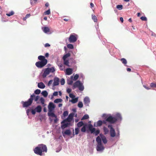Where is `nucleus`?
<instances>
[{
	"mask_svg": "<svg viewBox=\"0 0 156 156\" xmlns=\"http://www.w3.org/2000/svg\"><path fill=\"white\" fill-rule=\"evenodd\" d=\"M47 148L46 146L43 144H39L36 147L34 150V152L36 154L42 156L43 155V153L47 151Z\"/></svg>",
	"mask_w": 156,
	"mask_h": 156,
	"instance_id": "1",
	"label": "nucleus"
},
{
	"mask_svg": "<svg viewBox=\"0 0 156 156\" xmlns=\"http://www.w3.org/2000/svg\"><path fill=\"white\" fill-rule=\"evenodd\" d=\"M121 119V115L119 113H117L114 117H113L111 115H109L106 118V121L111 124H114L117 121Z\"/></svg>",
	"mask_w": 156,
	"mask_h": 156,
	"instance_id": "2",
	"label": "nucleus"
},
{
	"mask_svg": "<svg viewBox=\"0 0 156 156\" xmlns=\"http://www.w3.org/2000/svg\"><path fill=\"white\" fill-rule=\"evenodd\" d=\"M35 97L34 94H33L30 96V98L27 101H22V104L23 108L27 107L30 106L32 104L33 100V97Z\"/></svg>",
	"mask_w": 156,
	"mask_h": 156,
	"instance_id": "3",
	"label": "nucleus"
},
{
	"mask_svg": "<svg viewBox=\"0 0 156 156\" xmlns=\"http://www.w3.org/2000/svg\"><path fill=\"white\" fill-rule=\"evenodd\" d=\"M76 87H78L79 89L81 91H83L84 89V86H83V84L79 80L76 81L73 84V89H74Z\"/></svg>",
	"mask_w": 156,
	"mask_h": 156,
	"instance_id": "4",
	"label": "nucleus"
},
{
	"mask_svg": "<svg viewBox=\"0 0 156 156\" xmlns=\"http://www.w3.org/2000/svg\"><path fill=\"white\" fill-rule=\"evenodd\" d=\"M47 60H44L37 62L35 63L36 66L38 68H41L44 66L47 63Z\"/></svg>",
	"mask_w": 156,
	"mask_h": 156,
	"instance_id": "5",
	"label": "nucleus"
},
{
	"mask_svg": "<svg viewBox=\"0 0 156 156\" xmlns=\"http://www.w3.org/2000/svg\"><path fill=\"white\" fill-rule=\"evenodd\" d=\"M108 127L110 129V136L112 137H114L115 136V129L113 128L112 126L111 125H108Z\"/></svg>",
	"mask_w": 156,
	"mask_h": 156,
	"instance_id": "6",
	"label": "nucleus"
},
{
	"mask_svg": "<svg viewBox=\"0 0 156 156\" xmlns=\"http://www.w3.org/2000/svg\"><path fill=\"white\" fill-rule=\"evenodd\" d=\"M77 40L76 35L71 34L69 38V41L70 43H74Z\"/></svg>",
	"mask_w": 156,
	"mask_h": 156,
	"instance_id": "7",
	"label": "nucleus"
},
{
	"mask_svg": "<svg viewBox=\"0 0 156 156\" xmlns=\"http://www.w3.org/2000/svg\"><path fill=\"white\" fill-rule=\"evenodd\" d=\"M74 114L73 113H71L69 114L67 118L65 119L62 122V123H65L66 122H70L73 119Z\"/></svg>",
	"mask_w": 156,
	"mask_h": 156,
	"instance_id": "8",
	"label": "nucleus"
},
{
	"mask_svg": "<svg viewBox=\"0 0 156 156\" xmlns=\"http://www.w3.org/2000/svg\"><path fill=\"white\" fill-rule=\"evenodd\" d=\"M48 109L49 112H52L55 108V106L54 104L52 102H50L49 103L48 105Z\"/></svg>",
	"mask_w": 156,
	"mask_h": 156,
	"instance_id": "9",
	"label": "nucleus"
},
{
	"mask_svg": "<svg viewBox=\"0 0 156 156\" xmlns=\"http://www.w3.org/2000/svg\"><path fill=\"white\" fill-rule=\"evenodd\" d=\"M59 79L58 77H55L54 79V83L53 84V87L57 86L59 84Z\"/></svg>",
	"mask_w": 156,
	"mask_h": 156,
	"instance_id": "10",
	"label": "nucleus"
},
{
	"mask_svg": "<svg viewBox=\"0 0 156 156\" xmlns=\"http://www.w3.org/2000/svg\"><path fill=\"white\" fill-rule=\"evenodd\" d=\"M88 127L91 133H93L95 130V128H93V125L91 124L88 125Z\"/></svg>",
	"mask_w": 156,
	"mask_h": 156,
	"instance_id": "11",
	"label": "nucleus"
},
{
	"mask_svg": "<svg viewBox=\"0 0 156 156\" xmlns=\"http://www.w3.org/2000/svg\"><path fill=\"white\" fill-rule=\"evenodd\" d=\"M97 150L98 151H102L103 150L104 148L102 144H98L96 147Z\"/></svg>",
	"mask_w": 156,
	"mask_h": 156,
	"instance_id": "12",
	"label": "nucleus"
},
{
	"mask_svg": "<svg viewBox=\"0 0 156 156\" xmlns=\"http://www.w3.org/2000/svg\"><path fill=\"white\" fill-rule=\"evenodd\" d=\"M50 73L49 69L48 68H46L44 70L43 73L42 75V76L43 78L47 76Z\"/></svg>",
	"mask_w": 156,
	"mask_h": 156,
	"instance_id": "13",
	"label": "nucleus"
},
{
	"mask_svg": "<svg viewBox=\"0 0 156 156\" xmlns=\"http://www.w3.org/2000/svg\"><path fill=\"white\" fill-rule=\"evenodd\" d=\"M66 74L68 75H70L72 73L73 69L70 68H67L66 70Z\"/></svg>",
	"mask_w": 156,
	"mask_h": 156,
	"instance_id": "14",
	"label": "nucleus"
},
{
	"mask_svg": "<svg viewBox=\"0 0 156 156\" xmlns=\"http://www.w3.org/2000/svg\"><path fill=\"white\" fill-rule=\"evenodd\" d=\"M100 136H101L103 143L105 144L107 143V141L106 137L103 134H100Z\"/></svg>",
	"mask_w": 156,
	"mask_h": 156,
	"instance_id": "15",
	"label": "nucleus"
},
{
	"mask_svg": "<svg viewBox=\"0 0 156 156\" xmlns=\"http://www.w3.org/2000/svg\"><path fill=\"white\" fill-rule=\"evenodd\" d=\"M38 87L41 89H44L45 87V86L43 82H41L38 83Z\"/></svg>",
	"mask_w": 156,
	"mask_h": 156,
	"instance_id": "16",
	"label": "nucleus"
},
{
	"mask_svg": "<svg viewBox=\"0 0 156 156\" xmlns=\"http://www.w3.org/2000/svg\"><path fill=\"white\" fill-rule=\"evenodd\" d=\"M48 115L49 116L57 118V116L52 112H48Z\"/></svg>",
	"mask_w": 156,
	"mask_h": 156,
	"instance_id": "17",
	"label": "nucleus"
},
{
	"mask_svg": "<svg viewBox=\"0 0 156 156\" xmlns=\"http://www.w3.org/2000/svg\"><path fill=\"white\" fill-rule=\"evenodd\" d=\"M35 109L36 112L39 113L41 111L42 108L40 105H38Z\"/></svg>",
	"mask_w": 156,
	"mask_h": 156,
	"instance_id": "18",
	"label": "nucleus"
},
{
	"mask_svg": "<svg viewBox=\"0 0 156 156\" xmlns=\"http://www.w3.org/2000/svg\"><path fill=\"white\" fill-rule=\"evenodd\" d=\"M102 125V121L99 120L97 122L96 125H95V124H94V126L95 127L100 126Z\"/></svg>",
	"mask_w": 156,
	"mask_h": 156,
	"instance_id": "19",
	"label": "nucleus"
},
{
	"mask_svg": "<svg viewBox=\"0 0 156 156\" xmlns=\"http://www.w3.org/2000/svg\"><path fill=\"white\" fill-rule=\"evenodd\" d=\"M84 102L85 104H88L90 102V100L88 97H86L84 99Z\"/></svg>",
	"mask_w": 156,
	"mask_h": 156,
	"instance_id": "20",
	"label": "nucleus"
},
{
	"mask_svg": "<svg viewBox=\"0 0 156 156\" xmlns=\"http://www.w3.org/2000/svg\"><path fill=\"white\" fill-rule=\"evenodd\" d=\"M79 75L78 74H76L74 77H73V76H71L70 77L71 79H73L74 80H76L79 78Z\"/></svg>",
	"mask_w": 156,
	"mask_h": 156,
	"instance_id": "21",
	"label": "nucleus"
},
{
	"mask_svg": "<svg viewBox=\"0 0 156 156\" xmlns=\"http://www.w3.org/2000/svg\"><path fill=\"white\" fill-rule=\"evenodd\" d=\"M96 141L97 142L98 144H101V138L98 136L96 139Z\"/></svg>",
	"mask_w": 156,
	"mask_h": 156,
	"instance_id": "22",
	"label": "nucleus"
},
{
	"mask_svg": "<svg viewBox=\"0 0 156 156\" xmlns=\"http://www.w3.org/2000/svg\"><path fill=\"white\" fill-rule=\"evenodd\" d=\"M78 101V98H72V100L70 101L72 102L73 104L76 103Z\"/></svg>",
	"mask_w": 156,
	"mask_h": 156,
	"instance_id": "23",
	"label": "nucleus"
},
{
	"mask_svg": "<svg viewBox=\"0 0 156 156\" xmlns=\"http://www.w3.org/2000/svg\"><path fill=\"white\" fill-rule=\"evenodd\" d=\"M38 59L41 61H43L44 60H47L45 58L44 56L42 55H40L38 56Z\"/></svg>",
	"mask_w": 156,
	"mask_h": 156,
	"instance_id": "24",
	"label": "nucleus"
},
{
	"mask_svg": "<svg viewBox=\"0 0 156 156\" xmlns=\"http://www.w3.org/2000/svg\"><path fill=\"white\" fill-rule=\"evenodd\" d=\"M43 31L45 33L49 32L50 31L49 28L47 27H45L43 28Z\"/></svg>",
	"mask_w": 156,
	"mask_h": 156,
	"instance_id": "25",
	"label": "nucleus"
},
{
	"mask_svg": "<svg viewBox=\"0 0 156 156\" xmlns=\"http://www.w3.org/2000/svg\"><path fill=\"white\" fill-rule=\"evenodd\" d=\"M41 94L44 97H46L48 95V93L46 90H44L42 92Z\"/></svg>",
	"mask_w": 156,
	"mask_h": 156,
	"instance_id": "26",
	"label": "nucleus"
},
{
	"mask_svg": "<svg viewBox=\"0 0 156 156\" xmlns=\"http://www.w3.org/2000/svg\"><path fill=\"white\" fill-rule=\"evenodd\" d=\"M71 133V132L69 129H66L64 132V134L68 136L70 135Z\"/></svg>",
	"mask_w": 156,
	"mask_h": 156,
	"instance_id": "27",
	"label": "nucleus"
},
{
	"mask_svg": "<svg viewBox=\"0 0 156 156\" xmlns=\"http://www.w3.org/2000/svg\"><path fill=\"white\" fill-rule=\"evenodd\" d=\"M64 123V124L62 125L61 126L62 128L63 129H65V128H66V127H67L69 124V123H65V122Z\"/></svg>",
	"mask_w": 156,
	"mask_h": 156,
	"instance_id": "28",
	"label": "nucleus"
},
{
	"mask_svg": "<svg viewBox=\"0 0 156 156\" xmlns=\"http://www.w3.org/2000/svg\"><path fill=\"white\" fill-rule=\"evenodd\" d=\"M103 130L104 132V133L105 134H106L108 133V132H109L108 129L107 128L105 127V126L103 128Z\"/></svg>",
	"mask_w": 156,
	"mask_h": 156,
	"instance_id": "29",
	"label": "nucleus"
},
{
	"mask_svg": "<svg viewBox=\"0 0 156 156\" xmlns=\"http://www.w3.org/2000/svg\"><path fill=\"white\" fill-rule=\"evenodd\" d=\"M92 20H93V21L95 22H97L98 21V19L96 17V16L95 15H92Z\"/></svg>",
	"mask_w": 156,
	"mask_h": 156,
	"instance_id": "30",
	"label": "nucleus"
},
{
	"mask_svg": "<svg viewBox=\"0 0 156 156\" xmlns=\"http://www.w3.org/2000/svg\"><path fill=\"white\" fill-rule=\"evenodd\" d=\"M62 99L58 98L55 99L54 101V102L55 103H57L59 102H62Z\"/></svg>",
	"mask_w": 156,
	"mask_h": 156,
	"instance_id": "31",
	"label": "nucleus"
},
{
	"mask_svg": "<svg viewBox=\"0 0 156 156\" xmlns=\"http://www.w3.org/2000/svg\"><path fill=\"white\" fill-rule=\"evenodd\" d=\"M70 54L69 53H68L67 54H66L63 57V60H65V59H66L68 58V57L70 56Z\"/></svg>",
	"mask_w": 156,
	"mask_h": 156,
	"instance_id": "32",
	"label": "nucleus"
},
{
	"mask_svg": "<svg viewBox=\"0 0 156 156\" xmlns=\"http://www.w3.org/2000/svg\"><path fill=\"white\" fill-rule=\"evenodd\" d=\"M64 60V64L69 66V60H66V59H65V60Z\"/></svg>",
	"mask_w": 156,
	"mask_h": 156,
	"instance_id": "33",
	"label": "nucleus"
},
{
	"mask_svg": "<svg viewBox=\"0 0 156 156\" xmlns=\"http://www.w3.org/2000/svg\"><path fill=\"white\" fill-rule=\"evenodd\" d=\"M120 61L122 62V63L123 64L126 65V64L127 62L126 59L123 58L120 59Z\"/></svg>",
	"mask_w": 156,
	"mask_h": 156,
	"instance_id": "34",
	"label": "nucleus"
},
{
	"mask_svg": "<svg viewBox=\"0 0 156 156\" xmlns=\"http://www.w3.org/2000/svg\"><path fill=\"white\" fill-rule=\"evenodd\" d=\"M89 118L88 115L86 114L81 119V120L88 119Z\"/></svg>",
	"mask_w": 156,
	"mask_h": 156,
	"instance_id": "35",
	"label": "nucleus"
},
{
	"mask_svg": "<svg viewBox=\"0 0 156 156\" xmlns=\"http://www.w3.org/2000/svg\"><path fill=\"white\" fill-rule=\"evenodd\" d=\"M84 125V123L82 121H80L77 124V126L78 127H80Z\"/></svg>",
	"mask_w": 156,
	"mask_h": 156,
	"instance_id": "36",
	"label": "nucleus"
},
{
	"mask_svg": "<svg viewBox=\"0 0 156 156\" xmlns=\"http://www.w3.org/2000/svg\"><path fill=\"white\" fill-rule=\"evenodd\" d=\"M78 106L80 108H82L83 106V103L81 101H79L78 104Z\"/></svg>",
	"mask_w": 156,
	"mask_h": 156,
	"instance_id": "37",
	"label": "nucleus"
},
{
	"mask_svg": "<svg viewBox=\"0 0 156 156\" xmlns=\"http://www.w3.org/2000/svg\"><path fill=\"white\" fill-rule=\"evenodd\" d=\"M39 98L40 96H39L37 95L36 96L35 95V97H33V100L34 99L35 101H37Z\"/></svg>",
	"mask_w": 156,
	"mask_h": 156,
	"instance_id": "38",
	"label": "nucleus"
},
{
	"mask_svg": "<svg viewBox=\"0 0 156 156\" xmlns=\"http://www.w3.org/2000/svg\"><path fill=\"white\" fill-rule=\"evenodd\" d=\"M14 12L13 11H11L9 13H6V15L8 16H12V15H14Z\"/></svg>",
	"mask_w": 156,
	"mask_h": 156,
	"instance_id": "39",
	"label": "nucleus"
},
{
	"mask_svg": "<svg viewBox=\"0 0 156 156\" xmlns=\"http://www.w3.org/2000/svg\"><path fill=\"white\" fill-rule=\"evenodd\" d=\"M123 6L122 5H118L116 6V8L119 10H121L122 9Z\"/></svg>",
	"mask_w": 156,
	"mask_h": 156,
	"instance_id": "40",
	"label": "nucleus"
},
{
	"mask_svg": "<svg viewBox=\"0 0 156 156\" xmlns=\"http://www.w3.org/2000/svg\"><path fill=\"white\" fill-rule=\"evenodd\" d=\"M67 47L68 48L72 49L73 48V46L71 44H69L67 45Z\"/></svg>",
	"mask_w": 156,
	"mask_h": 156,
	"instance_id": "41",
	"label": "nucleus"
},
{
	"mask_svg": "<svg viewBox=\"0 0 156 156\" xmlns=\"http://www.w3.org/2000/svg\"><path fill=\"white\" fill-rule=\"evenodd\" d=\"M49 69V70L50 71V72L53 73L54 72L55 70L54 69V68L53 67H52L50 68H48Z\"/></svg>",
	"mask_w": 156,
	"mask_h": 156,
	"instance_id": "42",
	"label": "nucleus"
},
{
	"mask_svg": "<svg viewBox=\"0 0 156 156\" xmlns=\"http://www.w3.org/2000/svg\"><path fill=\"white\" fill-rule=\"evenodd\" d=\"M50 13H51L50 10V9H48V10L44 12V14L45 15H49L50 14Z\"/></svg>",
	"mask_w": 156,
	"mask_h": 156,
	"instance_id": "43",
	"label": "nucleus"
},
{
	"mask_svg": "<svg viewBox=\"0 0 156 156\" xmlns=\"http://www.w3.org/2000/svg\"><path fill=\"white\" fill-rule=\"evenodd\" d=\"M41 93V90L37 89L34 91V93L37 94H39Z\"/></svg>",
	"mask_w": 156,
	"mask_h": 156,
	"instance_id": "44",
	"label": "nucleus"
},
{
	"mask_svg": "<svg viewBox=\"0 0 156 156\" xmlns=\"http://www.w3.org/2000/svg\"><path fill=\"white\" fill-rule=\"evenodd\" d=\"M30 16V14H27L26 15L25 17H24L23 18V20H24V21L26 20V19L27 18H28Z\"/></svg>",
	"mask_w": 156,
	"mask_h": 156,
	"instance_id": "45",
	"label": "nucleus"
},
{
	"mask_svg": "<svg viewBox=\"0 0 156 156\" xmlns=\"http://www.w3.org/2000/svg\"><path fill=\"white\" fill-rule=\"evenodd\" d=\"M40 100V101L41 102L42 105H44V104L45 100L44 98L42 97L41 98Z\"/></svg>",
	"mask_w": 156,
	"mask_h": 156,
	"instance_id": "46",
	"label": "nucleus"
},
{
	"mask_svg": "<svg viewBox=\"0 0 156 156\" xmlns=\"http://www.w3.org/2000/svg\"><path fill=\"white\" fill-rule=\"evenodd\" d=\"M81 131L83 132H85L86 130V126H83L81 129Z\"/></svg>",
	"mask_w": 156,
	"mask_h": 156,
	"instance_id": "47",
	"label": "nucleus"
},
{
	"mask_svg": "<svg viewBox=\"0 0 156 156\" xmlns=\"http://www.w3.org/2000/svg\"><path fill=\"white\" fill-rule=\"evenodd\" d=\"M150 86L151 87H156V83H151L150 84Z\"/></svg>",
	"mask_w": 156,
	"mask_h": 156,
	"instance_id": "48",
	"label": "nucleus"
},
{
	"mask_svg": "<svg viewBox=\"0 0 156 156\" xmlns=\"http://www.w3.org/2000/svg\"><path fill=\"white\" fill-rule=\"evenodd\" d=\"M100 131L99 130H97L96 131H95L94 133L95 136H97L100 133Z\"/></svg>",
	"mask_w": 156,
	"mask_h": 156,
	"instance_id": "49",
	"label": "nucleus"
},
{
	"mask_svg": "<svg viewBox=\"0 0 156 156\" xmlns=\"http://www.w3.org/2000/svg\"><path fill=\"white\" fill-rule=\"evenodd\" d=\"M60 83L61 85H64L65 83V80L63 78H62L61 80Z\"/></svg>",
	"mask_w": 156,
	"mask_h": 156,
	"instance_id": "50",
	"label": "nucleus"
},
{
	"mask_svg": "<svg viewBox=\"0 0 156 156\" xmlns=\"http://www.w3.org/2000/svg\"><path fill=\"white\" fill-rule=\"evenodd\" d=\"M68 112L67 111H65L63 113V116L64 117H65L66 116H67L68 115Z\"/></svg>",
	"mask_w": 156,
	"mask_h": 156,
	"instance_id": "51",
	"label": "nucleus"
},
{
	"mask_svg": "<svg viewBox=\"0 0 156 156\" xmlns=\"http://www.w3.org/2000/svg\"><path fill=\"white\" fill-rule=\"evenodd\" d=\"M79 129L78 128H76L75 129V134L77 135L79 133Z\"/></svg>",
	"mask_w": 156,
	"mask_h": 156,
	"instance_id": "52",
	"label": "nucleus"
},
{
	"mask_svg": "<svg viewBox=\"0 0 156 156\" xmlns=\"http://www.w3.org/2000/svg\"><path fill=\"white\" fill-rule=\"evenodd\" d=\"M36 112V110H35V109H32L31 110V112L32 114L33 115H35Z\"/></svg>",
	"mask_w": 156,
	"mask_h": 156,
	"instance_id": "53",
	"label": "nucleus"
},
{
	"mask_svg": "<svg viewBox=\"0 0 156 156\" xmlns=\"http://www.w3.org/2000/svg\"><path fill=\"white\" fill-rule=\"evenodd\" d=\"M59 67L60 69L61 70H63V69H64V67H63V65L62 64H60L59 66Z\"/></svg>",
	"mask_w": 156,
	"mask_h": 156,
	"instance_id": "54",
	"label": "nucleus"
},
{
	"mask_svg": "<svg viewBox=\"0 0 156 156\" xmlns=\"http://www.w3.org/2000/svg\"><path fill=\"white\" fill-rule=\"evenodd\" d=\"M140 18L142 20L146 21L147 20V18L145 16H142Z\"/></svg>",
	"mask_w": 156,
	"mask_h": 156,
	"instance_id": "55",
	"label": "nucleus"
},
{
	"mask_svg": "<svg viewBox=\"0 0 156 156\" xmlns=\"http://www.w3.org/2000/svg\"><path fill=\"white\" fill-rule=\"evenodd\" d=\"M69 96L70 98H72V99L75 98V96L73 94H69Z\"/></svg>",
	"mask_w": 156,
	"mask_h": 156,
	"instance_id": "56",
	"label": "nucleus"
},
{
	"mask_svg": "<svg viewBox=\"0 0 156 156\" xmlns=\"http://www.w3.org/2000/svg\"><path fill=\"white\" fill-rule=\"evenodd\" d=\"M53 81V80H50L49 82H48V86H50V85L52 84V82Z\"/></svg>",
	"mask_w": 156,
	"mask_h": 156,
	"instance_id": "57",
	"label": "nucleus"
},
{
	"mask_svg": "<svg viewBox=\"0 0 156 156\" xmlns=\"http://www.w3.org/2000/svg\"><path fill=\"white\" fill-rule=\"evenodd\" d=\"M73 83V81L72 80H70L67 82V83L69 85H72Z\"/></svg>",
	"mask_w": 156,
	"mask_h": 156,
	"instance_id": "58",
	"label": "nucleus"
},
{
	"mask_svg": "<svg viewBox=\"0 0 156 156\" xmlns=\"http://www.w3.org/2000/svg\"><path fill=\"white\" fill-rule=\"evenodd\" d=\"M38 0H30V2L31 4H33V1H34V3H35L37 2Z\"/></svg>",
	"mask_w": 156,
	"mask_h": 156,
	"instance_id": "59",
	"label": "nucleus"
},
{
	"mask_svg": "<svg viewBox=\"0 0 156 156\" xmlns=\"http://www.w3.org/2000/svg\"><path fill=\"white\" fill-rule=\"evenodd\" d=\"M71 91V90L70 88H68L67 89V92L68 93H70Z\"/></svg>",
	"mask_w": 156,
	"mask_h": 156,
	"instance_id": "60",
	"label": "nucleus"
},
{
	"mask_svg": "<svg viewBox=\"0 0 156 156\" xmlns=\"http://www.w3.org/2000/svg\"><path fill=\"white\" fill-rule=\"evenodd\" d=\"M58 95V92L57 91L53 93V95L54 96H56Z\"/></svg>",
	"mask_w": 156,
	"mask_h": 156,
	"instance_id": "61",
	"label": "nucleus"
},
{
	"mask_svg": "<svg viewBox=\"0 0 156 156\" xmlns=\"http://www.w3.org/2000/svg\"><path fill=\"white\" fill-rule=\"evenodd\" d=\"M50 46V45L48 43H46L44 45V46L46 47H49Z\"/></svg>",
	"mask_w": 156,
	"mask_h": 156,
	"instance_id": "62",
	"label": "nucleus"
},
{
	"mask_svg": "<svg viewBox=\"0 0 156 156\" xmlns=\"http://www.w3.org/2000/svg\"><path fill=\"white\" fill-rule=\"evenodd\" d=\"M107 121H106V119L105 120H103V121H102V124H106L107 122Z\"/></svg>",
	"mask_w": 156,
	"mask_h": 156,
	"instance_id": "63",
	"label": "nucleus"
},
{
	"mask_svg": "<svg viewBox=\"0 0 156 156\" xmlns=\"http://www.w3.org/2000/svg\"><path fill=\"white\" fill-rule=\"evenodd\" d=\"M120 21L122 22V23H123V19L122 17H121L120 18Z\"/></svg>",
	"mask_w": 156,
	"mask_h": 156,
	"instance_id": "64",
	"label": "nucleus"
}]
</instances>
